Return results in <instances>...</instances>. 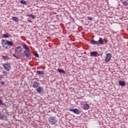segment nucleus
Returning <instances> with one entry per match:
<instances>
[{"label":"nucleus","instance_id":"nucleus-1","mask_svg":"<svg viewBox=\"0 0 128 128\" xmlns=\"http://www.w3.org/2000/svg\"><path fill=\"white\" fill-rule=\"evenodd\" d=\"M2 48H4L5 50H8V46H14V42L10 41L8 40H2Z\"/></svg>","mask_w":128,"mask_h":128},{"label":"nucleus","instance_id":"nucleus-2","mask_svg":"<svg viewBox=\"0 0 128 128\" xmlns=\"http://www.w3.org/2000/svg\"><path fill=\"white\" fill-rule=\"evenodd\" d=\"M24 46V48H25V50L24 52V55L26 56V58L28 60H30L32 58V53L30 52V48L28 46L26 45V44H23Z\"/></svg>","mask_w":128,"mask_h":128},{"label":"nucleus","instance_id":"nucleus-3","mask_svg":"<svg viewBox=\"0 0 128 128\" xmlns=\"http://www.w3.org/2000/svg\"><path fill=\"white\" fill-rule=\"evenodd\" d=\"M22 50L23 49L20 46L16 48L15 49V52H16V54H18V56H22Z\"/></svg>","mask_w":128,"mask_h":128},{"label":"nucleus","instance_id":"nucleus-4","mask_svg":"<svg viewBox=\"0 0 128 128\" xmlns=\"http://www.w3.org/2000/svg\"><path fill=\"white\" fill-rule=\"evenodd\" d=\"M50 123L52 126V124H56V119L55 117H50L49 118Z\"/></svg>","mask_w":128,"mask_h":128},{"label":"nucleus","instance_id":"nucleus-5","mask_svg":"<svg viewBox=\"0 0 128 128\" xmlns=\"http://www.w3.org/2000/svg\"><path fill=\"white\" fill-rule=\"evenodd\" d=\"M3 67L6 70H8V72L10 71L12 68L10 67V63L4 64Z\"/></svg>","mask_w":128,"mask_h":128},{"label":"nucleus","instance_id":"nucleus-6","mask_svg":"<svg viewBox=\"0 0 128 128\" xmlns=\"http://www.w3.org/2000/svg\"><path fill=\"white\" fill-rule=\"evenodd\" d=\"M111 58H112V54L110 53H108L106 55L105 62H108L110 60Z\"/></svg>","mask_w":128,"mask_h":128},{"label":"nucleus","instance_id":"nucleus-7","mask_svg":"<svg viewBox=\"0 0 128 128\" xmlns=\"http://www.w3.org/2000/svg\"><path fill=\"white\" fill-rule=\"evenodd\" d=\"M70 112H74V114H80V110H78V109H70L69 110Z\"/></svg>","mask_w":128,"mask_h":128},{"label":"nucleus","instance_id":"nucleus-8","mask_svg":"<svg viewBox=\"0 0 128 128\" xmlns=\"http://www.w3.org/2000/svg\"><path fill=\"white\" fill-rule=\"evenodd\" d=\"M98 54V52L97 51H94L90 52V56H94V58H96Z\"/></svg>","mask_w":128,"mask_h":128},{"label":"nucleus","instance_id":"nucleus-9","mask_svg":"<svg viewBox=\"0 0 128 128\" xmlns=\"http://www.w3.org/2000/svg\"><path fill=\"white\" fill-rule=\"evenodd\" d=\"M82 108H83V110H88V108H90V104H84L83 106H82Z\"/></svg>","mask_w":128,"mask_h":128},{"label":"nucleus","instance_id":"nucleus-10","mask_svg":"<svg viewBox=\"0 0 128 128\" xmlns=\"http://www.w3.org/2000/svg\"><path fill=\"white\" fill-rule=\"evenodd\" d=\"M98 42V44L99 42V44H104V40L102 38H100Z\"/></svg>","mask_w":128,"mask_h":128},{"label":"nucleus","instance_id":"nucleus-11","mask_svg":"<svg viewBox=\"0 0 128 128\" xmlns=\"http://www.w3.org/2000/svg\"><path fill=\"white\" fill-rule=\"evenodd\" d=\"M38 84H40V83H38L36 82H33L32 88H38Z\"/></svg>","mask_w":128,"mask_h":128},{"label":"nucleus","instance_id":"nucleus-12","mask_svg":"<svg viewBox=\"0 0 128 128\" xmlns=\"http://www.w3.org/2000/svg\"><path fill=\"white\" fill-rule=\"evenodd\" d=\"M90 44H100V43H98V41H96L94 40H91Z\"/></svg>","mask_w":128,"mask_h":128},{"label":"nucleus","instance_id":"nucleus-13","mask_svg":"<svg viewBox=\"0 0 128 128\" xmlns=\"http://www.w3.org/2000/svg\"><path fill=\"white\" fill-rule=\"evenodd\" d=\"M36 90L37 92H38V94H40V92H42V88L40 87H39L36 88Z\"/></svg>","mask_w":128,"mask_h":128},{"label":"nucleus","instance_id":"nucleus-14","mask_svg":"<svg viewBox=\"0 0 128 128\" xmlns=\"http://www.w3.org/2000/svg\"><path fill=\"white\" fill-rule=\"evenodd\" d=\"M119 84H120L121 86H126V82L124 81L120 80L119 81Z\"/></svg>","mask_w":128,"mask_h":128},{"label":"nucleus","instance_id":"nucleus-15","mask_svg":"<svg viewBox=\"0 0 128 128\" xmlns=\"http://www.w3.org/2000/svg\"><path fill=\"white\" fill-rule=\"evenodd\" d=\"M36 74H39V76H42V74H44V71L40 70L36 71Z\"/></svg>","mask_w":128,"mask_h":128},{"label":"nucleus","instance_id":"nucleus-16","mask_svg":"<svg viewBox=\"0 0 128 128\" xmlns=\"http://www.w3.org/2000/svg\"><path fill=\"white\" fill-rule=\"evenodd\" d=\"M12 20H14V22H18V20H19L18 18L16 16L12 17Z\"/></svg>","mask_w":128,"mask_h":128},{"label":"nucleus","instance_id":"nucleus-17","mask_svg":"<svg viewBox=\"0 0 128 128\" xmlns=\"http://www.w3.org/2000/svg\"><path fill=\"white\" fill-rule=\"evenodd\" d=\"M3 38H10V34H8V33H6V34H3Z\"/></svg>","mask_w":128,"mask_h":128},{"label":"nucleus","instance_id":"nucleus-18","mask_svg":"<svg viewBox=\"0 0 128 128\" xmlns=\"http://www.w3.org/2000/svg\"><path fill=\"white\" fill-rule=\"evenodd\" d=\"M58 72H62V74H65L66 72L64 70L60 68H58Z\"/></svg>","mask_w":128,"mask_h":128},{"label":"nucleus","instance_id":"nucleus-19","mask_svg":"<svg viewBox=\"0 0 128 128\" xmlns=\"http://www.w3.org/2000/svg\"><path fill=\"white\" fill-rule=\"evenodd\" d=\"M26 16H30L32 18H36V16H34L32 14H28L26 15Z\"/></svg>","mask_w":128,"mask_h":128},{"label":"nucleus","instance_id":"nucleus-20","mask_svg":"<svg viewBox=\"0 0 128 128\" xmlns=\"http://www.w3.org/2000/svg\"><path fill=\"white\" fill-rule=\"evenodd\" d=\"M122 4H124V6H128V2L126 1H124L122 2Z\"/></svg>","mask_w":128,"mask_h":128},{"label":"nucleus","instance_id":"nucleus-21","mask_svg":"<svg viewBox=\"0 0 128 128\" xmlns=\"http://www.w3.org/2000/svg\"><path fill=\"white\" fill-rule=\"evenodd\" d=\"M20 4H26V2L24 0H22L20 1Z\"/></svg>","mask_w":128,"mask_h":128},{"label":"nucleus","instance_id":"nucleus-22","mask_svg":"<svg viewBox=\"0 0 128 128\" xmlns=\"http://www.w3.org/2000/svg\"><path fill=\"white\" fill-rule=\"evenodd\" d=\"M2 58H4V60H6V58H8V56H2Z\"/></svg>","mask_w":128,"mask_h":128},{"label":"nucleus","instance_id":"nucleus-23","mask_svg":"<svg viewBox=\"0 0 128 128\" xmlns=\"http://www.w3.org/2000/svg\"><path fill=\"white\" fill-rule=\"evenodd\" d=\"M34 56H36V58H39V57H40V56H38V53H36V54H34Z\"/></svg>","mask_w":128,"mask_h":128},{"label":"nucleus","instance_id":"nucleus-24","mask_svg":"<svg viewBox=\"0 0 128 128\" xmlns=\"http://www.w3.org/2000/svg\"><path fill=\"white\" fill-rule=\"evenodd\" d=\"M88 19L89 20H92V18L88 16Z\"/></svg>","mask_w":128,"mask_h":128},{"label":"nucleus","instance_id":"nucleus-25","mask_svg":"<svg viewBox=\"0 0 128 128\" xmlns=\"http://www.w3.org/2000/svg\"><path fill=\"white\" fill-rule=\"evenodd\" d=\"M12 56H14V58H16L17 60H18V59H19L18 57L16 56V55H14V54H13Z\"/></svg>","mask_w":128,"mask_h":128},{"label":"nucleus","instance_id":"nucleus-26","mask_svg":"<svg viewBox=\"0 0 128 128\" xmlns=\"http://www.w3.org/2000/svg\"><path fill=\"white\" fill-rule=\"evenodd\" d=\"M3 74H5V76H6V74H8V72H6V71H4L3 72Z\"/></svg>","mask_w":128,"mask_h":128},{"label":"nucleus","instance_id":"nucleus-27","mask_svg":"<svg viewBox=\"0 0 128 128\" xmlns=\"http://www.w3.org/2000/svg\"><path fill=\"white\" fill-rule=\"evenodd\" d=\"M1 84H2V86H4V82H0Z\"/></svg>","mask_w":128,"mask_h":128},{"label":"nucleus","instance_id":"nucleus-28","mask_svg":"<svg viewBox=\"0 0 128 128\" xmlns=\"http://www.w3.org/2000/svg\"><path fill=\"white\" fill-rule=\"evenodd\" d=\"M2 104V100H0V104Z\"/></svg>","mask_w":128,"mask_h":128},{"label":"nucleus","instance_id":"nucleus-29","mask_svg":"<svg viewBox=\"0 0 128 128\" xmlns=\"http://www.w3.org/2000/svg\"><path fill=\"white\" fill-rule=\"evenodd\" d=\"M28 22H32V20H28Z\"/></svg>","mask_w":128,"mask_h":128}]
</instances>
